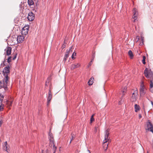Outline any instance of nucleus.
<instances>
[{"label":"nucleus","mask_w":153,"mask_h":153,"mask_svg":"<svg viewBox=\"0 0 153 153\" xmlns=\"http://www.w3.org/2000/svg\"><path fill=\"white\" fill-rule=\"evenodd\" d=\"M71 48L69 49V50H67L66 51V52L65 53L63 59V62H64V63H65L66 61L67 58L68 57L69 54L71 52H72V51L71 50Z\"/></svg>","instance_id":"obj_7"},{"label":"nucleus","mask_w":153,"mask_h":153,"mask_svg":"<svg viewBox=\"0 0 153 153\" xmlns=\"http://www.w3.org/2000/svg\"><path fill=\"white\" fill-rule=\"evenodd\" d=\"M27 18L29 21H32L35 18V15L32 12H30L28 14Z\"/></svg>","instance_id":"obj_9"},{"label":"nucleus","mask_w":153,"mask_h":153,"mask_svg":"<svg viewBox=\"0 0 153 153\" xmlns=\"http://www.w3.org/2000/svg\"><path fill=\"white\" fill-rule=\"evenodd\" d=\"M12 50V48L10 47H7L4 50V54L5 55L7 56L11 54Z\"/></svg>","instance_id":"obj_8"},{"label":"nucleus","mask_w":153,"mask_h":153,"mask_svg":"<svg viewBox=\"0 0 153 153\" xmlns=\"http://www.w3.org/2000/svg\"><path fill=\"white\" fill-rule=\"evenodd\" d=\"M133 18L134 19V22L135 20L137 19V9L135 8H134L133 9Z\"/></svg>","instance_id":"obj_11"},{"label":"nucleus","mask_w":153,"mask_h":153,"mask_svg":"<svg viewBox=\"0 0 153 153\" xmlns=\"http://www.w3.org/2000/svg\"><path fill=\"white\" fill-rule=\"evenodd\" d=\"M109 134V131L108 130L105 131V139L103 140V147L106 150L107 149L108 147V143L111 142V140L108 138V137Z\"/></svg>","instance_id":"obj_2"},{"label":"nucleus","mask_w":153,"mask_h":153,"mask_svg":"<svg viewBox=\"0 0 153 153\" xmlns=\"http://www.w3.org/2000/svg\"><path fill=\"white\" fill-rule=\"evenodd\" d=\"M36 6L37 8H38V4H37V3H36Z\"/></svg>","instance_id":"obj_43"},{"label":"nucleus","mask_w":153,"mask_h":153,"mask_svg":"<svg viewBox=\"0 0 153 153\" xmlns=\"http://www.w3.org/2000/svg\"><path fill=\"white\" fill-rule=\"evenodd\" d=\"M128 54L130 56V58L132 59L133 57V54L132 51L131 50H129L128 52Z\"/></svg>","instance_id":"obj_19"},{"label":"nucleus","mask_w":153,"mask_h":153,"mask_svg":"<svg viewBox=\"0 0 153 153\" xmlns=\"http://www.w3.org/2000/svg\"><path fill=\"white\" fill-rule=\"evenodd\" d=\"M48 138L49 139H54L53 134L51 132V131H50L49 133Z\"/></svg>","instance_id":"obj_20"},{"label":"nucleus","mask_w":153,"mask_h":153,"mask_svg":"<svg viewBox=\"0 0 153 153\" xmlns=\"http://www.w3.org/2000/svg\"><path fill=\"white\" fill-rule=\"evenodd\" d=\"M121 103V101H120L119 102V104H120Z\"/></svg>","instance_id":"obj_47"},{"label":"nucleus","mask_w":153,"mask_h":153,"mask_svg":"<svg viewBox=\"0 0 153 153\" xmlns=\"http://www.w3.org/2000/svg\"><path fill=\"white\" fill-rule=\"evenodd\" d=\"M94 114H93L91 117H94Z\"/></svg>","instance_id":"obj_45"},{"label":"nucleus","mask_w":153,"mask_h":153,"mask_svg":"<svg viewBox=\"0 0 153 153\" xmlns=\"http://www.w3.org/2000/svg\"><path fill=\"white\" fill-rule=\"evenodd\" d=\"M53 150H54V152H56V151L57 147L55 146V145H53Z\"/></svg>","instance_id":"obj_24"},{"label":"nucleus","mask_w":153,"mask_h":153,"mask_svg":"<svg viewBox=\"0 0 153 153\" xmlns=\"http://www.w3.org/2000/svg\"><path fill=\"white\" fill-rule=\"evenodd\" d=\"M2 104L0 105V111L3 109V107L1 106Z\"/></svg>","instance_id":"obj_34"},{"label":"nucleus","mask_w":153,"mask_h":153,"mask_svg":"<svg viewBox=\"0 0 153 153\" xmlns=\"http://www.w3.org/2000/svg\"><path fill=\"white\" fill-rule=\"evenodd\" d=\"M87 153H91L90 151L88 149L87 150Z\"/></svg>","instance_id":"obj_41"},{"label":"nucleus","mask_w":153,"mask_h":153,"mask_svg":"<svg viewBox=\"0 0 153 153\" xmlns=\"http://www.w3.org/2000/svg\"><path fill=\"white\" fill-rule=\"evenodd\" d=\"M145 87H140V94L141 96L145 94Z\"/></svg>","instance_id":"obj_16"},{"label":"nucleus","mask_w":153,"mask_h":153,"mask_svg":"<svg viewBox=\"0 0 153 153\" xmlns=\"http://www.w3.org/2000/svg\"><path fill=\"white\" fill-rule=\"evenodd\" d=\"M137 92V91L132 93V95L131 97V100L132 102H134L136 100Z\"/></svg>","instance_id":"obj_13"},{"label":"nucleus","mask_w":153,"mask_h":153,"mask_svg":"<svg viewBox=\"0 0 153 153\" xmlns=\"http://www.w3.org/2000/svg\"><path fill=\"white\" fill-rule=\"evenodd\" d=\"M94 114H93L91 117H94Z\"/></svg>","instance_id":"obj_44"},{"label":"nucleus","mask_w":153,"mask_h":153,"mask_svg":"<svg viewBox=\"0 0 153 153\" xmlns=\"http://www.w3.org/2000/svg\"><path fill=\"white\" fill-rule=\"evenodd\" d=\"M24 37L23 36L19 35L17 36V40L18 42L19 43L22 42L24 40Z\"/></svg>","instance_id":"obj_14"},{"label":"nucleus","mask_w":153,"mask_h":153,"mask_svg":"<svg viewBox=\"0 0 153 153\" xmlns=\"http://www.w3.org/2000/svg\"><path fill=\"white\" fill-rule=\"evenodd\" d=\"M135 111V112H137L138 111L140 110V106L137 104L134 105Z\"/></svg>","instance_id":"obj_18"},{"label":"nucleus","mask_w":153,"mask_h":153,"mask_svg":"<svg viewBox=\"0 0 153 153\" xmlns=\"http://www.w3.org/2000/svg\"><path fill=\"white\" fill-rule=\"evenodd\" d=\"M74 53H73L71 56V58L72 59H74L75 58L74 57Z\"/></svg>","instance_id":"obj_38"},{"label":"nucleus","mask_w":153,"mask_h":153,"mask_svg":"<svg viewBox=\"0 0 153 153\" xmlns=\"http://www.w3.org/2000/svg\"><path fill=\"white\" fill-rule=\"evenodd\" d=\"M72 135V137L71 140H74V137L73 136L74 135V134H71Z\"/></svg>","instance_id":"obj_36"},{"label":"nucleus","mask_w":153,"mask_h":153,"mask_svg":"<svg viewBox=\"0 0 153 153\" xmlns=\"http://www.w3.org/2000/svg\"><path fill=\"white\" fill-rule=\"evenodd\" d=\"M3 118L0 117V127L1 126L3 123Z\"/></svg>","instance_id":"obj_26"},{"label":"nucleus","mask_w":153,"mask_h":153,"mask_svg":"<svg viewBox=\"0 0 153 153\" xmlns=\"http://www.w3.org/2000/svg\"><path fill=\"white\" fill-rule=\"evenodd\" d=\"M4 150L6 151L7 152H8V151H7L8 150V148L7 146H5L4 147Z\"/></svg>","instance_id":"obj_33"},{"label":"nucleus","mask_w":153,"mask_h":153,"mask_svg":"<svg viewBox=\"0 0 153 153\" xmlns=\"http://www.w3.org/2000/svg\"><path fill=\"white\" fill-rule=\"evenodd\" d=\"M17 53H16L14 54V56L12 58L13 60H14L16 59L17 57Z\"/></svg>","instance_id":"obj_28"},{"label":"nucleus","mask_w":153,"mask_h":153,"mask_svg":"<svg viewBox=\"0 0 153 153\" xmlns=\"http://www.w3.org/2000/svg\"><path fill=\"white\" fill-rule=\"evenodd\" d=\"M94 79V77L93 76L91 77L90 79V80H91V81H93V80Z\"/></svg>","instance_id":"obj_39"},{"label":"nucleus","mask_w":153,"mask_h":153,"mask_svg":"<svg viewBox=\"0 0 153 153\" xmlns=\"http://www.w3.org/2000/svg\"><path fill=\"white\" fill-rule=\"evenodd\" d=\"M52 98V94H51V92L50 90L48 92V96L47 98V105L48 106V105L50 104V102L51 101V99Z\"/></svg>","instance_id":"obj_12"},{"label":"nucleus","mask_w":153,"mask_h":153,"mask_svg":"<svg viewBox=\"0 0 153 153\" xmlns=\"http://www.w3.org/2000/svg\"><path fill=\"white\" fill-rule=\"evenodd\" d=\"M145 76L147 79H150V88H152L153 87V72L150 69H148L146 68L144 71Z\"/></svg>","instance_id":"obj_1"},{"label":"nucleus","mask_w":153,"mask_h":153,"mask_svg":"<svg viewBox=\"0 0 153 153\" xmlns=\"http://www.w3.org/2000/svg\"><path fill=\"white\" fill-rule=\"evenodd\" d=\"M13 101V99L11 98V99L7 101L6 104L8 106H10L12 105Z\"/></svg>","instance_id":"obj_17"},{"label":"nucleus","mask_w":153,"mask_h":153,"mask_svg":"<svg viewBox=\"0 0 153 153\" xmlns=\"http://www.w3.org/2000/svg\"><path fill=\"white\" fill-rule=\"evenodd\" d=\"M80 66V65L79 63H76L73 64L71 65V69L73 70L75 68L79 67Z\"/></svg>","instance_id":"obj_15"},{"label":"nucleus","mask_w":153,"mask_h":153,"mask_svg":"<svg viewBox=\"0 0 153 153\" xmlns=\"http://www.w3.org/2000/svg\"><path fill=\"white\" fill-rule=\"evenodd\" d=\"M142 116H141V114H139V119H140L141 117H142Z\"/></svg>","instance_id":"obj_40"},{"label":"nucleus","mask_w":153,"mask_h":153,"mask_svg":"<svg viewBox=\"0 0 153 153\" xmlns=\"http://www.w3.org/2000/svg\"><path fill=\"white\" fill-rule=\"evenodd\" d=\"M146 130L150 131L153 133V125L149 120L146 122V125L145 127Z\"/></svg>","instance_id":"obj_5"},{"label":"nucleus","mask_w":153,"mask_h":153,"mask_svg":"<svg viewBox=\"0 0 153 153\" xmlns=\"http://www.w3.org/2000/svg\"><path fill=\"white\" fill-rule=\"evenodd\" d=\"M53 153H56L55 152H53Z\"/></svg>","instance_id":"obj_51"},{"label":"nucleus","mask_w":153,"mask_h":153,"mask_svg":"<svg viewBox=\"0 0 153 153\" xmlns=\"http://www.w3.org/2000/svg\"><path fill=\"white\" fill-rule=\"evenodd\" d=\"M4 97V95L0 93V104L2 103Z\"/></svg>","instance_id":"obj_22"},{"label":"nucleus","mask_w":153,"mask_h":153,"mask_svg":"<svg viewBox=\"0 0 153 153\" xmlns=\"http://www.w3.org/2000/svg\"><path fill=\"white\" fill-rule=\"evenodd\" d=\"M49 140L50 141V144L51 145V146H52V145H55L54 139H50Z\"/></svg>","instance_id":"obj_21"},{"label":"nucleus","mask_w":153,"mask_h":153,"mask_svg":"<svg viewBox=\"0 0 153 153\" xmlns=\"http://www.w3.org/2000/svg\"><path fill=\"white\" fill-rule=\"evenodd\" d=\"M94 120V117H91L90 119V123H92V122Z\"/></svg>","instance_id":"obj_30"},{"label":"nucleus","mask_w":153,"mask_h":153,"mask_svg":"<svg viewBox=\"0 0 153 153\" xmlns=\"http://www.w3.org/2000/svg\"><path fill=\"white\" fill-rule=\"evenodd\" d=\"M11 58H12V57L11 56H10L8 57V58L7 59V62L8 63H10L11 62Z\"/></svg>","instance_id":"obj_27"},{"label":"nucleus","mask_w":153,"mask_h":153,"mask_svg":"<svg viewBox=\"0 0 153 153\" xmlns=\"http://www.w3.org/2000/svg\"><path fill=\"white\" fill-rule=\"evenodd\" d=\"M146 58V57L145 56H143V59L142 61V62L143 63L144 65L146 64V62H145Z\"/></svg>","instance_id":"obj_23"},{"label":"nucleus","mask_w":153,"mask_h":153,"mask_svg":"<svg viewBox=\"0 0 153 153\" xmlns=\"http://www.w3.org/2000/svg\"><path fill=\"white\" fill-rule=\"evenodd\" d=\"M93 83V81H91V80H89L88 82V85H92Z\"/></svg>","instance_id":"obj_25"},{"label":"nucleus","mask_w":153,"mask_h":153,"mask_svg":"<svg viewBox=\"0 0 153 153\" xmlns=\"http://www.w3.org/2000/svg\"><path fill=\"white\" fill-rule=\"evenodd\" d=\"M6 60L5 59H4V61L2 63H1V66H4L5 65V64H4V62H5Z\"/></svg>","instance_id":"obj_29"},{"label":"nucleus","mask_w":153,"mask_h":153,"mask_svg":"<svg viewBox=\"0 0 153 153\" xmlns=\"http://www.w3.org/2000/svg\"><path fill=\"white\" fill-rule=\"evenodd\" d=\"M73 53H74V55L75 56L76 54V53H75V52H74Z\"/></svg>","instance_id":"obj_46"},{"label":"nucleus","mask_w":153,"mask_h":153,"mask_svg":"<svg viewBox=\"0 0 153 153\" xmlns=\"http://www.w3.org/2000/svg\"><path fill=\"white\" fill-rule=\"evenodd\" d=\"M29 28V27L28 25L25 26L22 29L21 34L22 35H26L28 33Z\"/></svg>","instance_id":"obj_6"},{"label":"nucleus","mask_w":153,"mask_h":153,"mask_svg":"<svg viewBox=\"0 0 153 153\" xmlns=\"http://www.w3.org/2000/svg\"><path fill=\"white\" fill-rule=\"evenodd\" d=\"M9 77L6 75V77H4L3 79L0 81V88H3L5 91L7 90V85L8 84Z\"/></svg>","instance_id":"obj_4"},{"label":"nucleus","mask_w":153,"mask_h":153,"mask_svg":"<svg viewBox=\"0 0 153 153\" xmlns=\"http://www.w3.org/2000/svg\"><path fill=\"white\" fill-rule=\"evenodd\" d=\"M93 59L91 60V61L90 62H91V63H92V62H93Z\"/></svg>","instance_id":"obj_48"},{"label":"nucleus","mask_w":153,"mask_h":153,"mask_svg":"<svg viewBox=\"0 0 153 153\" xmlns=\"http://www.w3.org/2000/svg\"><path fill=\"white\" fill-rule=\"evenodd\" d=\"M92 64H91V62H90L88 64V67H90L91 65Z\"/></svg>","instance_id":"obj_37"},{"label":"nucleus","mask_w":153,"mask_h":153,"mask_svg":"<svg viewBox=\"0 0 153 153\" xmlns=\"http://www.w3.org/2000/svg\"><path fill=\"white\" fill-rule=\"evenodd\" d=\"M43 150H42V153H43Z\"/></svg>","instance_id":"obj_50"},{"label":"nucleus","mask_w":153,"mask_h":153,"mask_svg":"<svg viewBox=\"0 0 153 153\" xmlns=\"http://www.w3.org/2000/svg\"><path fill=\"white\" fill-rule=\"evenodd\" d=\"M72 140H71L70 141V143H71V141H72Z\"/></svg>","instance_id":"obj_49"},{"label":"nucleus","mask_w":153,"mask_h":153,"mask_svg":"<svg viewBox=\"0 0 153 153\" xmlns=\"http://www.w3.org/2000/svg\"><path fill=\"white\" fill-rule=\"evenodd\" d=\"M4 145H5V146H7V143L6 141L5 143H4Z\"/></svg>","instance_id":"obj_42"},{"label":"nucleus","mask_w":153,"mask_h":153,"mask_svg":"<svg viewBox=\"0 0 153 153\" xmlns=\"http://www.w3.org/2000/svg\"><path fill=\"white\" fill-rule=\"evenodd\" d=\"M9 77L6 75V77H4L3 79L0 81V88H3L5 91L7 90V85L8 84Z\"/></svg>","instance_id":"obj_3"},{"label":"nucleus","mask_w":153,"mask_h":153,"mask_svg":"<svg viewBox=\"0 0 153 153\" xmlns=\"http://www.w3.org/2000/svg\"><path fill=\"white\" fill-rule=\"evenodd\" d=\"M10 64L9 63V64L7 65V66L6 67H7V68H9L10 69Z\"/></svg>","instance_id":"obj_35"},{"label":"nucleus","mask_w":153,"mask_h":153,"mask_svg":"<svg viewBox=\"0 0 153 153\" xmlns=\"http://www.w3.org/2000/svg\"><path fill=\"white\" fill-rule=\"evenodd\" d=\"M147 153H148V152H147Z\"/></svg>","instance_id":"obj_52"},{"label":"nucleus","mask_w":153,"mask_h":153,"mask_svg":"<svg viewBox=\"0 0 153 153\" xmlns=\"http://www.w3.org/2000/svg\"><path fill=\"white\" fill-rule=\"evenodd\" d=\"M124 92H125V91H123L122 92V96L121 97L122 98H123V96L125 95Z\"/></svg>","instance_id":"obj_32"},{"label":"nucleus","mask_w":153,"mask_h":153,"mask_svg":"<svg viewBox=\"0 0 153 153\" xmlns=\"http://www.w3.org/2000/svg\"><path fill=\"white\" fill-rule=\"evenodd\" d=\"M10 69L7 67H5L3 70V73L4 77H6V75L8 76V74L10 73Z\"/></svg>","instance_id":"obj_10"},{"label":"nucleus","mask_w":153,"mask_h":153,"mask_svg":"<svg viewBox=\"0 0 153 153\" xmlns=\"http://www.w3.org/2000/svg\"><path fill=\"white\" fill-rule=\"evenodd\" d=\"M145 87L144 85V82H142L141 83L140 87Z\"/></svg>","instance_id":"obj_31"}]
</instances>
